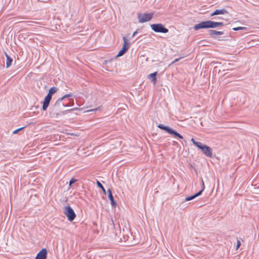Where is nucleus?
<instances>
[{"label":"nucleus","instance_id":"obj_12","mask_svg":"<svg viewBox=\"0 0 259 259\" xmlns=\"http://www.w3.org/2000/svg\"><path fill=\"white\" fill-rule=\"evenodd\" d=\"M227 13H228L227 11L224 9H221V10H216L215 11H214V12H213L212 13H211L210 14V16L212 17L214 15H223V14H227Z\"/></svg>","mask_w":259,"mask_h":259},{"label":"nucleus","instance_id":"obj_15","mask_svg":"<svg viewBox=\"0 0 259 259\" xmlns=\"http://www.w3.org/2000/svg\"><path fill=\"white\" fill-rule=\"evenodd\" d=\"M157 72H155L153 73H151L148 75V78L151 79V81L155 84L156 81V76Z\"/></svg>","mask_w":259,"mask_h":259},{"label":"nucleus","instance_id":"obj_6","mask_svg":"<svg viewBox=\"0 0 259 259\" xmlns=\"http://www.w3.org/2000/svg\"><path fill=\"white\" fill-rule=\"evenodd\" d=\"M64 213L66 215L69 221H73L76 217V214L74 210L69 206L64 207Z\"/></svg>","mask_w":259,"mask_h":259},{"label":"nucleus","instance_id":"obj_7","mask_svg":"<svg viewBox=\"0 0 259 259\" xmlns=\"http://www.w3.org/2000/svg\"><path fill=\"white\" fill-rule=\"evenodd\" d=\"M199 149L201 150L203 153L208 157H211L212 156V150L211 149L206 146V145H204L202 143H200V145H198V146L197 147Z\"/></svg>","mask_w":259,"mask_h":259},{"label":"nucleus","instance_id":"obj_10","mask_svg":"<svg viewBox=\"0 0 259 259\" xmlns=\"http://www.w3.org/2000/svg\"><path fill=\"white\" fill-rule=\"evenodd\" d=\"M47 250L45 248L42 249L37 254L35 259H47Z\"/></svg>","mask_w":259,"mask_h":259},{"label":"nucleus","instance_id":"obj_3","mask_svg":"<svg viewBox=\"0 0 259 259\" xmlns=\"http://www.w3.org/2000/svg\"><path fill=\"white\" fill-rule=\"evenodd\" d=\"M57 91V88L56 87H52L50 89L49 93L45 97L43 102V105L42 107L43 110L46 111L47 110L50 104V101L52 99V95L55 93Z\"/></svg>","mask_w":259,"mask_h":259},{"label":"nucleus","instance_id":"obj_27","mask_svg":"<svg viewBox=\"0 0 259 259\" xmlns=\"http://www.w3.org/2000/svg\"><path fill=\"white\" fill-rule=\"evenodd\" d=\"M221 19V17H218V18H217V19H218V20H220V19Z\"/></svg>","mask_w":259,"mask_h":259},{"label":"nucleus","instance_id":"obj_18","mask_svg":"<svg viewBox=\"0 0 259 259\" xmlns=\"http://www.w3.org/2000/svg\"><path fill=\"white\" fill-rule=\"evenodd\" d=\"M97 185L98 186V187H99L100 188H101L102 189V190L103 191V193L105 194H106V190L105 189V188L103 187V186L101 184V183L99 181H97Z\"/></svg>","mask_w":259,"mask_h":259},{"label":"nucleus","instance_id":"obj_24","mask_svg":"<svg viewBox=\"0 0 259 259\" xmlns=\"http://www.w3.org/2000/svg\"><path fill=\"white\" fill-rule=\"evenodd\" d=\"M182 58H179L178 59H175L174 61H173L171 63V64H174L176 62H177L178 61H179Z\"/></svg>","mask_w":259,"mask_h":259},{"label":"nucleus","instance_id":"obj_22","mask_svg":"<svg viewBox=\"0 0 259 259\" xmlns=\"http://www.w3.org/2000/svg\"><path fill=\"white\" fill-rule=\"evenodd\" d=\"M76 181V180L72 179L69 182V186H71L72 184L74 183Z\"/></svg>","mask_w":259,"mask_h":259},{"label":"nucleus","instance_id":"obj_25","mask_svg":"<svg viewBox=\"0 0 259 259\" xmlns=\"http://www.w3.org/2000/svg\"><path fill=\"white\" fill-rule=\"evenodd\" d=\"M240 242L239 241H238L237 242V248H239V246H240Z\"/></svg>","mask_w":259,"mask_h":259},{"label":"nucleus","instance_id":"obj_26","mask_svg":"<svg viewBox=\"0 0 259 259\" xmlns=\"http://www.w3.org/2000/svg\"><path fill=\"white\" fill-rule=\"evenodd\" d=\"M137 33L138 31L137 30L134 31V33H133L132 37L135 36L137 34Z\"/></svg>","mask_w":259,"mask_h":259},{"label":"nucleus","instance_id":"obj_4","mask_svg":"<svg viewBox=\"0 0 259 259\" xmlns=\"http://www.w3.org/2000/svg\"><path fill=\"white\" fill-rule=\"evenodd\" d=\"M157 127L165 131L168 134L173 135L174 137H178L180 139H183V137L176 131L172 130L169 127L164 125L162 124H159L157 125Z\"/></svg>","mask_w":259,"mask_h":259},{"label":"nucleus","instance_id":"obj_17","mask_svg":"<svg viewBox=\"0 0 259 259\" xmlns=\"http://www.w3.org/2000/svg\"><path fill=\"white\" fill-rule=\"evenodd\" d=\"M127 51V48H122L121 50L119 52L117 55L116 57L122 56Z\"/></svg>","mask_w":259,"mask_h":259},{"label":"nucleus","instance_id":"obj_9","mask_svg":"<svg viewBox=\"0 0 259 259\" xmlns=\"http://www.w3.org/2000/svg\"><path fill=\"white\" fill-rule=\"evenodd\" d=\"M201 181H202V187L201 190L200 191H199L198 193H197L196 194H194V195H193L192 196L186 197V198L185 199V201H190L191 200H193L194 198H195L196 197L200 196L202 194V192L203 191V190H204V189L205 188V187H204V182H203V180L202 179H201Z\"/></svg>","mask_w":259,"mask_h":259},{"label":"nucleus","instance_id":"obj_19","mask_svg":"<svg viewBox=\"0 0 259 259\" xmlns=\"http://www.w3.org/2000/svg\"><path fill=\"white\" fill-rule=\"evenodd\" d=\"M244 29H246V28L244 27H235V28H233V30L234 31H238V30H244Z\"/></svg>","mask_w":259,"mask_h":259},{"label":"nucleus","instance_id":"obj_13","mask_svg":"<svg viewBox=\"0 0 259 259\" xmlns=\"http://www.w3.org/2000/svg\"><path fill=\"white\" fill-rule=\"evenodd\" d=\"M209 34L212 37H215L217 35H222L224 34L223 31H219L214 30H209Z\"/></svg>","mask_w":259,"mask_h":259},{"label":"nucleus","instance_id":"obj_8","mask_svg":"<svg viewBox=\"0 0 259 259\" xmlns=\"http://www.w3.org/2000/svg\"><path fill=\"white\" fill-rule=\"evenodd\" d=\"M151 29L156 32L167 33L168 30L161 24H153L151 25Z\"/></svg>","mask_w":259,"mask_h":259},{"label":"nucleus","instance_id":"obj_11","mask_svg":"<svg viewBox=\"0 0 259 259\" xmlns=\"http://www.w3.org/2000/svg\"><path fill=\"white\" fill-rule=\"evenodd\" d=\"M108 194V198L111 201V204L112 206L115 207L117 205V203L115 201L113 196L112 194V192L110 189H108L107 191Z\"/></svg>","mask_w":259,"mask_h":259},{"label":"nucleus","instance_id":"obj_16","mask_svg":"<svg viewBox=\"0 0 259 259\" xmlns=\"http://www.w3.org/2000/svg\"><path fill=\"white\" fill-rule=\"evenodd\" d=\"M123 45L122 47L127 48V50H128L130 47V44L127 39L125 38V37H123Z\"/></svg>","mask_w":259,"mask_h":259},{"label":"nucleus","instance_id":"obj_23","mask_svg":"<svg viewBox=\"0 0 259 259\" xmlns=\"http://www.w3.org/2000/svg\"><path fill=\"white\" fill-rule=\"evenodd\" d=\"M99 107L98 108H94V109H91V110H88L87 111V112H91V111H97L99 109Z\"/></svg>","mask_w":259,"mask_h":259},{"label":"nucleus","instance_id":"obj_5","mask_svg":"<svg viewBox=\"0 0 259 259\" xmlns=\"http://www.w3.org/2000/svg\"><path fill=\"white\" fill-rule=\"evenodd\" d=\"M153 16V13H138V18L141 23L149 21Z\"/></svg>","mask_w":259,"mask_h":259},{"label":"nucleus","instance_id":"obj_21","mask_svg":"<svg viewBox=\"0 0 259 259\" xmlns=\"http://www.w3.org/2000/svg\"><path fill=\"white\" fill-rule=\"evenodd\" d=\"M25 128V126H24V127H20V128H18V129H17V130H16L14 131H13V133L14 134H17V133H18L20 131H21V130H22V129H23V128Z\"/></svg>","mask_w":259,"mask_h":259},{"label":"nucleus","instance_id":"obj_20","mask_svg":"<svg viewBox=\"0 0 259 259\" xmlns=\"http://www.w3.org/2000/svg\"><path fill=\"white\" fill-rule=\"evenodd\" d=\"M191 141L196 147L198 146V145H200V142L195 141L193 138H192Z\"/></svg>","mask_w":259,"mask_h":259},{"label":"nucleus","instance_id":"obj_2","mask_svg":"<svg viewBox=\"0 0 259 259\" xmlns=\"http://www.w3.org/2000/svg\"><path fill=\"white\" fill-rule=\"evenodd\" d=\"M224 23L222 22H213L211 21H206L201 22L194 26L196 30L200 29L214 28L218 26H223Z\"/></svg>","mask_w":259,"mask_h":259},{"label":"nucleus","instance_id":"obj_14","mask_svg":"<svg viewBox=\"0 0 259 259\" xmlns=\"http://www.w3.org/2000/svg\"><path fill=\"white\" fill-rule=\"evenodd\" d=\"M5 55L7 58L6 66L7 68H9L12 65L13 59L6 53H5Z\"/></svg>","mask_w":259,"mask_h":259},{"label":"nucleus","instance_id":"obj_1","mask_svg":"<svg viewBox=\"0 0 259 259\" xmlns=\"http://www.w3.org/2000/svg\"><path fill=\"white\" fill-rule=\"evenodd\" d=\"M71 94H67L63 97L58 99L55 104L52 106L50 109V116L52 118H57L60 115H62L65 114L69 110L62 111L60 110V106H68L67 105H65L62 103V101L65 98L71 97Z\"/></svg>","mask_w":259,"mask_h":259}]
</instances>
